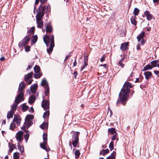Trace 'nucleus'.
<instances>
[{"label":"nucleus","instance_id":"58","mask_svg":"<svg viewBox=\"0 0 159 159\" xmlns=\"http://www.w3.org/2000/svg\"><path fill=\"white\" fill-rule=\"evenodd\" d=\"M47 11H50V6L49 5L47 7Z\"/></svg>","mask_w":159,"mask_h":159},{"label":"nucleus","instance_id":"30","mask_svg":"<svg viewBox=\"0 0 159 159\" xmlns=\"http://www.w3.org/2000/svg\"><path fill=\"white\" fill-rule=\"evenodd\" d=\"M45 89L44 90V93L46 96H48L49 95V86H46L45 88H44Z\"/></svg>","mask_w":159,"mask_h":159},{"label":"nucleus","instance_id":"27","mask_svg":"<svg viewBox=\"0 0 159 159\" xmlns=\"http://www.w3.org/2000/svg\"><path fill=\"white\" fill-rule=\"evenodd\" d=\"M116 155V152L113 151L111 155L107 158L106 159H115Z\"/></svg>","mask_w":159,"mask_h":159},{"label":"nucleus","instance_id":"62","mask_svg":"<svg viewBox=\"0 0 159 159\" xmlns=\"http://www.w3.org/2000/svg\"><path fill=\"white\" fill-rule=\"evenodd\" d=\"M145 43V40H144V39H143L141 42V44L142 45H143V44Z\"/></svg>","mask_w":159,"mask_h":159},{"label":"nucleus","instance_id":"35","mask_svg":"<svg viewBox=\"0 0 159 159\" xmlns=\"http://www.w3.org/2000/svg\"><path fill=\"white\" fill-rule=\"evenodd\" d=\"M34 118V116L30 115H28L26 116L25 118V120H31Z\"/></svg>","mask_w":159,"mask_h":159},{"label":"nucleus","instance_id":"15","mask_svg":"<svg viewBox=\"0 0 159 159\" xmlns=\"http://www.w3.org/2000/svg\"><path fill=\"white\" fill-rule=\"evenodd\" d=\"M47 33H50L52 31V28L51 25L48 24L45 26Z\"/></svg>","mask_w":159,"mask_h":159},{"label":"nucleus","instance_id":"13","mask_svg":"<svg viewBox=\"0 0 159 159\" xmlns=\"http://www.w3.org/2000/svg\"><path fill=\"white\" fill-rule=\"evenodd\" d=\"M25 84L23 82H21L19 84L18 89V92L23 93V89L25 88Z\"/></svg>","mask_w":159,"mask_h":159},{"label":"nucleus","instance_id":"63","mask_svg":"<svg viewBox=\"0 0 159 159\" xmlns=\"http://www.w3.org/2000/svg\"><path fill=\"white\" fill-rule=\"evenodd\" d=\"M47 0H40V1L42 3H43L47 1Z\"/></svg>","mask_w":159,"mask_h":159},{"label":"nucleus","instance_id":"44","mask_svg":"<svg viewBox=\"0 0 159 159\" xmlns=\"http://www.w3.org/2000/svg\"><path fill=\"white\" fill-rule=\"evenodd\" d=\"M109 148L111 151H112L114 149V143L113 142L111 141L110 143Z\"/></svg>","mask_w":159,"mask_h":159},{"label":"nucleus","instance_id":"55","mask_svg":"<svg viewBox=\"0 0 159 159\" xmlns=\"http://www.w3.org/2000/svg\"><path fill=\"white\" fill-rule=\"evenodd\" d=\"M153 1L155 5H157L159 2V0H153Z\"/></svg>","mask_w":159,"mask_h":159},{"label":"nucleus","instance_id":"6","mask_svg":"<svg viewBox=\"0 0 159 159\" xmlns=\"http://www.w3.org/2000/svg\"><path fill=\"white\" fill-rule=\"evenodd\" d=\"M19 93L17 96L15 102L16 104H19L20 102L24 100V93Z\"/></svg>","mask_w":159,"mask_h":159},{"label":"nucleus","instance_id":"41","mask_svg":"<svg viewBox=\"0 0 159 159\" xmlns=\"http://www.w3.org/2000/svg\"><path fill=\"white\" fill-rule=\"evenodd\" d=\"M14 159H18L19 157V153L16 152L13 154Z\"/></svg>","mask_w":159,"mask_h":159},{"label":"nucleus","instance_id":"10","mask_svg":"<svg viewBox=\"0 0 159 159\" xmlns=\"http://www.w3.org/2000/svg\"><path fill=\"white\" fill-rule=\"evenodd\" d=\"M23 132L22 131H19L16 134V137L18 142H20L21 140L23 139Z\"/></svg>","mask_w":159,"mask_h":159},{"label":"nucleus","instance_id":"64","mask_svg":"<svg viewBox=\"0 0 159 159\" xmlns=\"http://www.w3.org/2000/svg\"><path fill=\"white\" fill-rule=\"evenodd\" d=\"M39 1H40V0H35V5H38Z\"/></svg>","mask_w":159,"mask_h":159},{"label":"nucleus","instance_id":"29","mask_svg":"<svg viewBox=\"0 0 159 159\" xmlns=\"http://www.w3.org/2000/svg\"><path fill=\"white\" fill-rule=\"evenodd\" d=\"M109 152V150L108 149L105 150L102 149L100 152V154H102L104 156L106 154H107Z\"/></svg>","mask_w":159,"mask_h":159},{"label":"nucleus","instance_id":"34","mask_svg":"<svg viewBox=\"0 0 159 159\" xmlns=\"http://www.w3.org/2000/svg\"><path fill=\"white\" fill-rule=\"evenodd\" d=\"M152 68V67L150 64L147 65L143 67V71H144L148 70L151 69Z\"/></svg>","mask_w":159,"mask_h":159},{"label":"nucleus","instance_id":"1","mask_svg":"<svg viewBox=\"0 0 159 159\" xmlns=\"http://www.w3.org/2000/svg\"><path fill=\"white\" fill-rule=\"evenodd\" d=\"M133 87V85L129 82L125 83L119 94L118 99L116 103L117 106H119V105L121 103L123 105H125L129 97L128 93L130 91L129 88H132Z\"/></svg>","mask_w":159,"mask_h":159},{"label":"nucleus","instance_id":"37","mask_svg":"<svg viewBox=\"0 0 159 159\" xmlns=\"http://www.w3.org/2000/svg\"><path fill=\"white\" fill-rule=\"evenodd\" d=\"M38 39V37L37 35H34L32 38L31 41L33 43H35L37 41Z\"/></svg>","mask_w":159,"mask_h":159},{"label":"nucleus","instance_id":"50","mask_svg":"<svg viewBox=\"0 0 159 159\" xmlns=\"http://www.w3.org/2000/svg\"><path fill=\"white\" fill-rule=\"evenodd\" d=\"M15 127V124L12 121L10 125V129L11 130H13L14 129Z\"/></svg>","mask_w":159,"mask_h":159},{"label":"nucleus","instance_id":"60","mask_svg":"<svg viewBox=\"0 0 159 159\" xmlns=\"http://www.w3.org/2000/svg\"><path fill=\"white\" fill-rule=\"evenodd\" d=\"M76 65H77V62H76V59H75V60L73 62V66H76Z\"/></svg>","mask_w":159,"mask_h":159},{"label":"nucleus","instance_id":"56","mask_svg":"<svg viewBox=\"0 0 159 159\" xmlns=\"http://www.w3.org/2000/svg\"><path fill=\"white\" fill-rule=\"evenodd\" d=\"M154 72L158 77H159V71L158 70H155Z\"/></svg>","mask_w":159,"mask_h":159},{"label":"nucleus","instance_id":"26","mask_svg":"<svg viewBox=\"0 0 159 159\" xmlns=\"http://www.w3.org/2000/svg\"><path fill=\"white\" fill-rule=\"evenodd\" d=\"M14 112L12 111H10L8 112L7 114V117L8 119H9L13 116V114L14 113Z\"/></svg>","mask_w":159,"mask_h":159},{"label":"nucleus","instance_id":"32","mask_svg":"<svg viewBox=\"0 0 159 159\" xmlns=\"http://www.w3.org/2000/svg\"><path fill=\"white\" fill-rule=\"evenodd\" d=\"M124 58L123 57L119 61V66H120L121 68H123L125 66V64L123 63V61L124 60Z\"/></svg>","mask_w":159,"mask_h":159},{"label":"nucleus","instance_id":"49","mask_svg":"<svg viewBox=\"0 0 159 159\" xmlns=\"http://www.w3.org/2000/svg\"><path fill=\"white\" fill-rule=\"evenodd\" d=\"M19 143H18V149L20 150L21 152H23L24 151V148L23 146H20Z\"/></svg>","mask_w":159,"mask_h":159},{"label":"nucleus","instance_id":"40","mask_svg":"<svg viewBox=\"0 0 159 159\" xmlns=\"http://www.w3.org/2000/svg\"><path fill=\"white\" fill-rule=\"evenodd\" d=\"M34 70L35 72H40V67L38 66H35L34 67Z\"/></svg>","mask_w":159,"mask_h":159},{"label":"nucleus","instance_id":"31","mask_svg":"<svg viewBox=\"0 0 159 159\" xmlns=\"http://www.w3.org/2000/svg\"><path fill=\"white\" fill-rule=\"evenodd\" d=\"M18 104H16V103L13 104L11 106V110L10 111H13L14 112L17 107Z\"/></svg>","mask_w":159,"mask_h":159},{"label":"nucleus","instance_id":"47","mask_svg":"<svg viewBox=\"0 0 159 159\" xmlns=\"http://www.w3.org/2000/svg\"><path fill=\"white\" fill-rule=\"evenodd\" d=\"M131 21L132 24L134 25H136V21L135 20L134 17H133V16L131 18Z\"/></svg>","mask_w":159,"mask_h":159},{"label":"nucleus","instance_id":"39","mask_svg":"<svg viewBox=\"0 0 159 159\" xmlns=\"http://www.w3.org/2000/svg\"><path fill=\"white\" fill-rule=\"evenodd\" d=\"M80 155V152L79 150H76L75 152V158L76 159H78Z\"/></svg>","mask_w":159,"mask_h":159},{"label":"nucleus","instance_id":"53","mask_svg":"<svg viewBox=\"0 0 159 159\" xmlns=\"http://www.w3.org/2000/svg\"><path fill=\"white\" fill-rule=\"evenodd\" d=\"M30 47L29 46H27L25 47V51L26 52L29 51L30 50Z\"/></svg>","mask_w":159,"mask_h":159},{"label":"nucleus","instance_id":"8","mask_svg":"<svg viewBox=\"0 0 159 159\" xmlns=\"http://www.w3.org/2000/svg\"><path fill=\"white\" fill-rule=\"evenodd\" d=\"M32 121L31 120H25L24 125L21 127V129H23L24 128L28 129L30 126L32 125Z\"/></svg>","mask_w":159,"mask_h":159},{"label":"nucleus","instance_id":"25","mask_svg":"<svg viewBox=\"0 0 159 159\" xmlns=\"http://www.w3.org/2000/svg\"><path fill=\"white\" fill-rule=\"evenodd\" d=\"M40 127L43 129H46L48 128V124L46 122H43L40 125Z\"/></svg>","mask_w":159,"mask_h":159},{"label":"nucleus","instance_id":"28","mask_svg":"<svg viewBox=\"0 0 159 159\" xmlns=\"http://www.w3.org/2000/svg\"><path fill=\"white\" fill-rule=\"evenodd\" d=\"M145 34V32L143 31L137 37L138 40L139 42L140 40L142 39Z\"/></svg>","mask_w":159,"mask_h":159},{"label":"nucleus","instance_id":"38","mask_svg":"<svg viewBox=\"0 0 159 159\" xmlns=\"http://www.w3.org/2000/svg\"><path fill=\"white\" fill-rule=\"evenodd\" d=\"M41 74L40 72H35L34 77L36 79H38L41 77Z\"/></svg>","mask_w":159,"mask_h":159},{"label":"nucleus","instance_id":"22","mask_svg":"<svg viewBox=\"0 0 159 159\" xmlns=\"http://www.w3.org/2000/svg\"><path fill=\"white\" fill-rule=\"evenodd\" d=\"M41 85L44 88L46 87L47 86H48V84L47 80L45 79H43L42 80Z\"/></svg>","mask_w":159,"mask_h":159},{"label":"nucleus","instance_id":"21","mask_svg":"<svg viewBox=\"0 0 159 159\" xmlns=\"http://www.w3.org/2000/svg\"><path fill=\"white\" fill-rule=\"evenodd\" d=\"M8 146L9 148V152H12L13 151V150L15 148L16 146L13 144L9 143H8Z\"/></svg>","mask_w":159,"mask_h":159},{"label":"nucleus","instance_id":"57","mask_svg":"<svg viewBox=\"0 0 159 159\" xmlns=\"http://www.w3.org/2000/svg\"><path fill=\"white\" fill-rule=\"evenodd\" d=\"M29 111L30 112H33L34 111V109L32 107H31L29 110Z\"/></svg>","mask_w":159,"mask_h":159},{"label":"nucleus","instance_id":"12","mask_svg":"<svg viewBox=\"0 0 159 159\" xmlns=\"http://www.w3.org/2000/svg\"><path fill=\"white\" fill-rule=\"evenodd\" d=\"M129 42H125L122 43L120 47V49L122 51H123L125 50L128 49Z\"/></svg>","mask_w":159,"mask_h":159},{"label":"nucleus","instance_id":"48","mask_svg":"<svg viewBox=\"0 0 159 159\" xmlns=\"http://www.w3.org/2000/svg\"><path fill=\"white\" fill-rule=\"evenodd\" d=\"M35 30V27H31L30 29L28 30L27 31V33H33L34 31Z\"/></svg>","mask_w":159,"mask_h":159},{"label":"nucleus","instance_id":"14","mask_svg":"<svg viewBox=\"0 0 159 159\" xmlns=\"http://www.w3.org/2000/svg\"><path fill=\"white\" fill-rule=\"evenodd\" d=\"M38 85L37 84H34L30 86V90L31 92L33 93H35L36 92Z\"/></svg>","mask_w":159,"mask_h":159},{"label":"nucleus","instance_id":"20","mask_svg":"<svg viewBox=\"0 0 159 159\" xmlns=\"http://www.w3.org/2000/svg\"><path fill=\"white\" fill-rule=\"evenodd\" d=\"M44 15L43 14L38 12L36 16V20H42Z\"/></svg>","mask_w":159,"mask_h":159},{"label":"nucleus","instance_id":"33","mask_svg":"<svg viewBox=\"0 0 159 159\" xmlns=\"http://www.w3.org/2000/svg\"><path fill=\"white\" fill-rule=\"evenodd\" d=\"M159 62L158 60H155L151 62V65L152 67L157 66V63Z\"/></svg>","mask_w":159,"mask_h":159},{"label":"nucleus","instance_id":"24","mask_svg":"<svg viewBox=\"0 0 159 159\" xmlns=\"http://www.w3.org/2000/svg\"><path fill=\"white\" fill-rule=\"evenodd\" d=\"M33 72H31L28 73L26 75H25L24 79L26 81L28 79L31 78Z\"/></svg>","mask_w":159,"mask_h":159},{"label":"nucleus","instance_id":"59","mask_svg":"<svg viewBox=\"0 0 159 159\" xmlns=\"http://www.w3.org/2000/svg\"><path fill=\"white\" fill-rule=\"evenodd\" d=\"M141 81V80L140 81V79L139 78H137L135 81V82H140Z\"/></svg>","mask_w":159,"mask_h":159},{"label":"nucleus","instance_id":"42","mask_svg":"<svg viewBox=\"0 0 159 159\" xmlns=\"http://www.w3.org/2000/svg\"><path fill=\"white\" fill-rule=\"evenodd\" d=\"M139 10L138 8H135L133 11V14L135 16H137L139 14Z\"/></svg>","mask_w":159,"mask_h":159},{"label":"nucleus","instance_id":"46","mask_svg":"<svg viewBox=\"0 0 159 159\" xmlns=\"http://www.w3.org/2000/svg\"><path fill=\"white\" fill-rule=\"evenodd\" d=\"M28 108V107L25 104H24L22 106V110L23 111H27Z\"/></svg>","mask_w":159,"mask_h":159},{"label":"nucleus","instance_id":"17","mask_svg":"<svg viewBox=\"0 0 159 159\" xmlns=\"http://www.w3.org/2000/svg\"><path fill=\"white\" fill-rule=\"evenodd\" d=\"M49 47L47 48V52L48 54H51L53 51V48L54 47V44L50 43Z\"/></svg>","mask_w":159,"mask_h":159},{"label":"nucleus","instance_id":"7","mask_svg":"<svg viewBox=\"0 0 159 159\" xmlns=\"http://www.w3.org/2000/svg\"><path fill=\"white\" fill-rule=\"evenodd\" d=\"M41 106L44 110H47L49 108V102L48 100H43Z\"/></svg>","mask_w":159,"mask_h":159},{"label":"nucleus","instance_id":"2","mask_svg":"<svg viewBox=\"0 0 159 159\" xmlns=\"http://www.w3.org/2000/svg\"><path fill=\"white\" fill-rule=\"evenodd\" d=\"M80 134V133L79 132H74V133H73L72 135V139L69 142V146L71 149L72 148V144L74 147H77L78 146H79V136Z\"/></svg>","mask_w":159,"mask_h":159},{"label":"nucleus","instance_id":"61","mask_svg":"<svg viewBox=\"0 0 159 159\" xmlns=\"http://www.w3.org/2000/svg\"><path fill=\"white\" fill-rule=\"evenodd\" d=\"M5 59V58L4 57H2L0 58L1 61H4Z\"/></svg>","mask_w":159,"mask_h":159},{"label":"nucleus","instance_id":"16","mask_svg":"<svg viewBox=\"0 0 159 159\" xmlns=\"http://www.w3.org/2000/svg\"><path fill=\"white\" fill-rule=\"evenodd\" d=\"M36 21L37 25V27L41 28L43 27V22L42 20H36Z\"/></svg>","mask_w":159,"mask_h":159},{"label":"nucleus","instance_id":"54","mask_svg":"<svg viewBox=\"0 0 159 159\" xmlns=\"http://www.w3.org/2000/svg\"><path fill=\"white\" fill-rule=\"evenodd\" d=\"M106 58V57L105 55H103L102 57H101L100 59V61L101 62L104 61L105 60V58Z\"/></svg>","mask_w":159,"mask_h":159},{"label":"nucleus","instance_id":"11","mask_svg":"<svg viewBox=\"0 0 159 159\" xmlns=\"http://www.w3.org/2000/svg\"><path fill=\"white\" fill-rule=\"evenodd\" d=\"M144 14L147 17V19L148 20H150L152 19H154L155 18L154 16L150 12L147 11H145Z\"/></svg>","mask_w":159,"mask_h":159},{"label":"nucleus","instance_id":"51","mask_svg":"<svg viewBox=\"0 0 159 159\" xmlns=\"http://www.w3.org/2000/svg\"><path fill=\"white\" fill-rule=\"evenodd\" d=\"M117 134H114L112 138V140L114 141L115 140H116L117 141L118 140V138L117 137Z\"/></svg>","mask_w":159,"mask_h":159},{"label":"nucleus","instance_id":"5","mask_svg":"<svg viewBox=\"0 0 159 159\" xmlns=\"http://www.w3.org/2000/svg\"><path fill=\"white\" fill-rule=\"evenodd\" d=\"M30 39V37L28 36L25 37L24 39L19 43L18 46L20 48H22L27 44Z\"/></svg>","mask_w":159,"mask_h":159},{"label":"nucleus","instance_id":"3","mask_svg":"<svg viewBox=\"0 0 159 159\" xmlns=\"http://www.w3.org/2000/svg\"><path fill=\"white\" fill-rule=\"evenodd\" d=\"M43 40L47 47L49 46L50 43L54 44L53 35H52L51 37L49 35L46 34L43 37Z\"/></svg>","mask_w":159,"mask_h":159},{"label":"nucleus","instance_id":"18","mask_svg":"<svg viewBox=\"0 0 159 159\" xmlns=\"http://www.w3.org/2000/svg\"><path fill=\"white\" fill-rule=\"evenodd\" d=\"M144 75L145 76V78L147 80H148L151 78L152 76V73L150 71H147L144 72Z\"/></svg>","mask_w":159,"mask_h":159},{"label":"nucleus","instance_id":"45","mask_svg":"<svg viewBox=\"0 0 159 159\" xmlns=\"http://www.w3.org/2000/svg\"><path fill=\"white\" fill-rule=\"evenodd\" d=\"M88 65V61H87V60L84 61V66L81 67L80 71H82L85 68V67Z\"/></svg>","mask_w":159,"mask_h":159},{"label":"nucleus","instance_id":"52","mask_svg":"<svg viewBox=\"0 0 159 159\" xmlns=\"http://www.w3.org/2000/svg\"><path fill=\"white\" fill-rule=\"evenodd\" d=\"M30 136V134L29 133H27L26 134H25L24 136V138L25 139V141H26V142H27V140L29 139V138Z\"/></svg>","mask_w":159,"mask_h":159},{"label":"nucleus","instance_id":"23","mask_svg":"<svg viewBox=\"0 0 159 159\" xmlns=\"http://www.w3.org/2000/svg\"><path fill=\"white\" fill-rule=\"evenodd\" d=\"M35 96L34 95H32L29 98V103L30 104H32L34 103L35 101Z\"/></svg>","mask_w":159,"mask_h":159},{"label":"nucleus","instance_id":"19","mask_svg":"<svg viewBox=\"0 0 159 159\" xmlns=\"http://www.w3.org/2000/svg\"><path fill=\"white\" fill-rule=\"evenodd\" d=\"M46 6H44L43 7H41V5H40L39 7V12H40L41 13H43L44 14L45 11L46 9Z\"/></svg>","mask_w":159,"mask_h":159},{"label":"nucleus","instance_id":"4","mask_svg":"<svg viewBox=\"0 0 159 159\" xmlns=\"http://www.w3.org/2000/svg\"><path fill=\"white\" fill-rule=\"evenodd\" d=\"M43 143H41L40 144V147L43 149L45 150L46 151H49L50 149L49 148H46V146L47 142V134L44 133L43 135Z\"/></svg>","mask_w":159,"mask_h":159},{"label":"nucleus","instance_id":"36","mask_svg":"<svg viewBox=\"0 0 159 159\" xmlns=\"http://www.w3.org/2000/svg\"><path fill=\"white\" fill-rule=\"evenodd\" d=\"M49 115V111H46L43 114V117L44 119L47 118Z\"/></svg>","mask_w":159,"mask_h":159},{"label":"nucleus","instance_id":"43","mask_svg":"<svg viewBox=\"0 0 159 159\" xmlns=\"http://www.w3.org/2000/svg\"><path fill=\"white\" fill-rule=\"evenodd\" d=\"M108 132L111 134H114L116 132L115 129L114 128H109L108 130Z\"/></svg>","mask_w":159,"mask_h":159},{"label":"nucleus","instance_id":"9","mask_svg":"<svg viewBox=\"0 0 159 159\" xmlns=\"http://www.w3.org/2000/svg\"><path fill=\"white\" fill-rule=\"evenodd\" d=\"M13 122L15 124L16 122L17 125L19 126L20 125L21 122V119L20 116L19 115H15Z\"/></svg>","mask_w":159,"mask_h":159}]
</instances>
